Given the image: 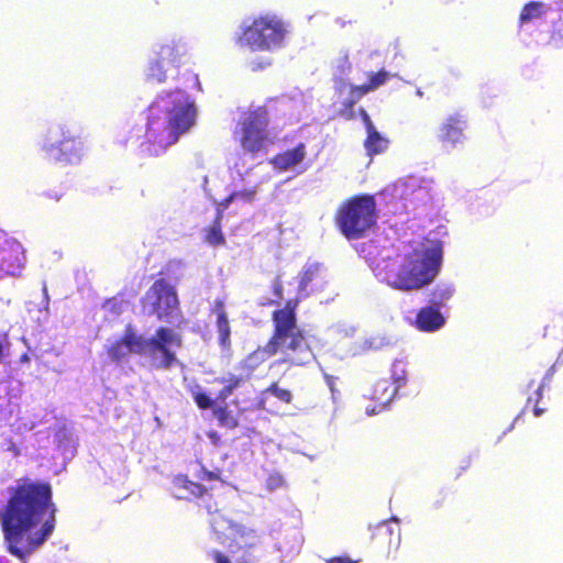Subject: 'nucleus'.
I'll return each instance as SVG.
<instances>
[{"instance_id":"nucleus-28","label":"nucleus","mask_w":563,"mask_h":563,"mask_svg":"<svg viewBox=\"0 0 563 563\" xmlns=\"http://www.w3.org/2000/svg\"><path fill=\"white\" fill-rule=\"evenodd\" d=\"M542 389L543 384H540L534 390L533 395L528 397L523 407V411L532 410L536 417H540L545 411V409L539 407V402L542 399Z\"/></svg>"},{"instance_id":"nucleus-14","label":"nucleus","mask_w":563,"mask_h":563,"mask_svg":"<svg viewBox=\"0 0 563 563\" xmlns=\"http://www.w3.org/2000/svg\"><path fill=\"white\" fill-rule=\"evenodd\" d=\"M467 117L462 112L449 114L439 125L437 139L444 148H455L465 140Z\"/></svg>"},{"instance_id":"nucleus-43","label":"nucleus","mask_w":563,"mask_h":563,"mask_svg":"<svg viewBox=\"0 0 563 563\" xmlns=\"http://www.w3.org/2000/svg\"><path fill=\"white\" fill-rule=\"evenodd\" d=\"M471 466V460L470 457L465 459L463 462H462V465L460 466V470L459 472L456 473V477L461 476V474L465 471H467Z\"/></svg>"},{"instance_id":"nucleus-30","label":"nucleus","mask_w":563,"mask_h":563,"mask_svg":"<svg viewBox=\"0 0 563 563\" xmlns=\"http://www.w3.org/2000/svg\"><path fill=\"white\" fill-rule=\"evenodd\" d=\"M263 394H269L284 404H290L292 401L291 391L289 389L282 388L276 382L272 383L267 388H265Z\"/></svg>"},{"instance_id":"nucleus-2","label":"nucleus","mask_w":563,"mask_h":563,"mask_svg":"<svg viewBox=\"0 0 563 563\" xmlns=\"http://www.w3.org/2000/svg\"><path fill=\"white\" fill-rule=\"evenodd\" d=\"M299 302L300 298L298 297L288 299L284 308L272 312L273 333L271 338L264 346H258L240 363L242 368L249 369L245 377L229 373L225 377L214 378V383L223 385L217 395V400L225 401L250 378L260 364L278 352L284 355L278 363L289 366H302L313 358L306 333L297 324L296 311Z\"/></svg>"},{"instance_id":"nucleus-4","label":"nucleus","mask_w":563,"mask_h":563,"mask_svg":"<svg viewBox=\"0 0 563 563\" xmlns=\"http://www.w3.org/2000/svg\"><path fill=\"white\" fill-rule=\"evenodd\" d=\"M194 101L183 90L162 93L146 109L144 143L155 153L178 142L196 122Z\"/></svg>"},{"instance_id":"nucleus-5","label":"nucleus","mask_w":563,"mask_h":563,"mask_svg":"<svg viewBox=\"0 0 563 563\" xmlns=\"http://www.w3.org/2000/svg\"><path fill=\"white\" fill-rule=\"evenodd\" d=\"M183 346V336L169 327H158L150 339L137 334L132 324H128L123 335L107 347V354L113 362H121L130 354L150 355L156 358L159 354L158 367L168 369L177 363L173 349Z\"/></svg>"},{"instance_id":"nucleus-42","label":"nucleus","mask_w":563,"mask_h":563,"mask_svg":"<svg viewBox=\"0 0 563 563\" xmlns=\"http://www.w3.org/2000/svg\"><path fill=\"white\" fill-rule=\"evenodd\" d=\"M7 450L10 451L13 456H19L21 453L19 446L11 439L8 440Z\"/></svg>"},{"instance_id":"nucleus-7","label":"nucleus","mask_w":563,"mask_h":563,"mask_svg":"<svg viewBox=\"0 0 563 563\" xmlns=\"http://www.w3.org/2000/svg\"><path fill=\"white\" fill-rule=\"evenodd\" d=\"M269 123V111L265 106L249 109L240 114L233 136L244 153L256 156L266 152L274 143Z\"/></svg>"},{"instance_id":"nucleus-10","label":"nucleus","mask_w":563,"mask_h":563,"mask_svg":"<svg viewBox=\"0 0 563 563\" xmlns=\"http://www.w3.org/2000/svg\"><path fill=\"white\" fill-rule=\"evenodd\" d=\"M62 139L55 144H44L42 150L47 159L56 163L75 164L84 156L85 146L79 133L64 126L60 129Z\"/></svg>"},{"instance_id":"nucleus-21","label":"nucleus","mask_w":563,"mask_h":563,"mask_svg":"<svg viewBox=\"0 0 563 563\" xmlns=\"http://www.w3.org/2000/svg\"><path fill=\"white\" fill-rule=\"evenodd\" d=\"M396 394L397 387H394L388 379L384 378L374 384L371 398L379 405H387L396 397Z\"/></svg>"},{"instance_id":"nucleus-26","label":"nucleus","mask_w":563,"mask_h":563,"mask_svg":"<svg viewBox=\"0 0 563 563\" xmlns=\"http://www.w3.org/2000/svg\"><path fill=\"white\" fill-rule=\"evenodd\" d=\"M170 68L156 56L148 65L147 79L155 82H164L166 80L167 69Z\"/></svg>"},{"instance_id":"nucleus-19","label":"nucleus","mask_w":563,"mask_h":563,"mask_svg":"<svg viewBox=\"0 0 563 563\" xmlns=\"http://www.w3.org/2000/svg\"><path fill=\"white\" fill-rule=\"evenodd\" d=\"M212 312L217 317V329L219 333L218 342L223 350L231 347V328L225 312L224 302L221 299H217L213 303Z\"/></svg>"},{"instance_id":"nucleus-24","label":"nucleus","mask_w":563,"mask_h":563,"mask_svg":"<svg viewBox=\"0 0 563 563\" xmlns=\"http://www.w3.org/2000/svg\"><path fill=\"white\" fill-rule=\"evenodd\" d=\"M212 412L213 416L217 418L220 427L230 430H233L239 427L238 417L232 412V410L229 409L227 405L217 406L216 408H213Z\"/></svg>"},{"instance_id":"nucleus-20","label":"nucleus","mask_w":563,"mask_h":563,"mask_svg":"<svg viewBox=\"0 0 563 563\" xmlns=\"http://www.w3.org/2000/svg\"><path fill=\"white\" fill-rule=\"evenodd\" d=\"M223 211L217 209L212 223L205 229L203 242L211 246H220L225 244V236L222 232Z\"/></svg>"},{"instance_id":"nucleus-6","label":"nucleus","mask_w":563,"mask_h":563,"mask_svg":"<svg viewBox=\"0 0 563 563\" xmlns=\"http://www.w3.org/2000/svg\"><path fill=\"white\" fill-rule=\"evenodd\" d=\"M377 203L372 195H354L343 200L335 213L334 224L349 241L366 238L377 225Z\"/></svg>"},{"instance_id":"nucleus-16","label":"nucleus","mask_w":563,"mask_h":563,"mask_svg":"<svg viewBox=\"0 0 563 563\" xmlns=\"http://www.w3.org/2000/svg\"><path fill=\"white\" fill-rule=\"evenodd\" d=\"M187 54L186 44L172 40L159 46L156 56L169 67H179L185 63Z\"/></svg>"},{"instance_id":"nucleus-33","label":"nucleus","mask_w":563,"mask_h":563,"mask_svg":"<svg viewBox=\"0 0 563 563\" xmlns=\"http://www.w3.org/2000/svg\"><path fill=\"white\" fill-rule=\"evenodd\" d=\"M452 296V290L449 288H435L431 292V303L432 307H437L438 309L440 306L448 300Z\"/></svg>"},{"instance_id":"nucleus-11","label":"nucleus","mask_w":563,"mask_h":563,"mask_svg":"<svg viewBox=\"0 0 563 563\" xmlns=\"http://www.w3.org/2000/svg\"><path fill=\"white\" fill-rule=\"evenodd\" d=\"M223 499L219 506L222 504ZM210 526L220 543L228 541L238 543L244 541V548H254L257 543V536L253 529H249L240 523H235L220 514V509L216 514H210Z\"/></svg>"},{"instance_id":"nucleus-22","label":"nucleus","mask_w":563,"mask_h":563,"mask_svg":"<svg viewBox=\"0 0 563 563\" xmlns=\"http://www.w3.org/2000/svg\"><path fill=\"white\" fill-rule=\"evenodd\" d=\"M389 78L390 74L385 69H380L376 73H368V81L363 85H354V90L358 96H365L378 87L385 85Z\"/></svg>"},{"instance_id":"nucleus-29","label":"nucleus","mask_w":563,"mask_h":563,"mask_svg":"<svg viewBox=\"0 0 563 563\" xmlns=\"http://www.w3.org/2000/svg\"><path fill=\"white\" fill-rule=\"evenodd\" d=\"M272 290L274 295V299H271L264 303L263 306H280L282 300L284 299V285L280 275H276L272 282ZM285 305L283 306V308ZM282 309L278 307L276 310Z\"/></svg>"},{"instance_id":"nucleus-44","label":"nucleus","mask_w":563,"mask_h":563,"mask_svg":"<svg viewBox=\"0 0 563 563\" xmlns=\"http://www.w3.org/2000/svg\"><path fill=\"white\" fill-rule=\"evenodd\" d=\"M207 435L213 444L218 445L220 443V435L217 431H209Z\"/></svg>"},{"instance_id":"nucleus-27","label":"nucleus","mask_w":563,"mask_h":563,"mask_svg":"<svg viewBox=\"0 0 563 563\" xmlns=\"http://www.w3.org/2000/svg\"><path fill=\"white\" fill-rule=\"evenodd\" d=\"M543 7L544 4L542 2H529L526 5H523L520 15L519 21L521 24L528 23L534 19L541 18L543 14Z\"/></svg>"},{"instance_id":"nucleus-3","label":"nucleus","mask_w":563,"mask_h":563,"mask_svg":"<svg viewBox=\"0 0 563 563\" xmlns=\"http://www.w3.org/2000/svg\"><path fill=\"white\" fill-rule=\"evenodd\" d=\"M442 246L410 241L378 271L382 280L400 291H417L433 283L442 266Z\"/></svg>"},{"instance_id":"nucleus-45","label":"nucleus","mask_w":563,"mask_h":563,"mask_svg":"<svg viewBox=\"0 0 563 563\" xmlns=\"http://www.w3.org/2000/svg\"><path fill=\"white\" fill-rule=\"evenodd\" d=\"M4 345L3 343L0 341V363L2 362V360L4 358Z\"/></svg>"},{"instance_id":"nucleus-23","label":"nucleus","mask_w":563,"mask_h":563,"mask_svg":"<svg viewBox=\"0 0 563 563\" xmlns=\"http://www.w3.org/2000/svg\"><path fill=\"white\" fill-rule=\"evenodd\" d=\"M364 140V147L368 156H374L384 153L389 144L387 137L383 136L376 128L366 132Z\"/></svg>"},{"instance_id":"nucleus-35","label":"nucleus","mask_w":563,"mask_h":563,"mask_svg":"<svg viewBox=\"0 0 563 563\" xmlns=\"http://www.w3.org/2000/svg\"><path fill=\"white\" fill-rule=\"evenodd\" d=\"M284 477L279 473H273L268 475L266 479V487L269 490L277 489L284 485Z\"/></svg>"},{"instance_id":"nucleus-39","label":"nucleus","mask_w":563,"mask_h":563,"mask_svg":"<svg viewBox=\"0 0 563 563\" xmlns=\"http://www.w3.org/2000/svg\"><path fill=\"white\" fill-rule=\"evenodd\" d=\"M106 307L114 313L122 311V302L118 300V297L110 298L106 301Z\"/></svg>"},{"instance_id":"nucleus-13","label":"nucleus","mask_w":563,"mask_h":563,"mask_svg":"<svg viewBox=\"0 0 563 563\" xmlns=\"http://www.w3.org/2000/svg\"><path fill=\"white\" fill-rule=\"evenodd\" d=\"M25 251L22 244L5 235H0V276L16 275L25 265Z\"/></svg>"},{"instance_id":"nucleus-37","label":"nucleus","mask_w":563,"mask_h":563,"mask_svg":"<svg viewBox=\"0 0 563 563\" xmlns=\"http://www.w3.org/2000/svg\"><path fill=\"white\" fill-rule=\"evenodd\" d=\"M313 277H314L313 271L308 269V271L303 272V274L299 280V286H298L299 291L306 290L307 286L313 280Z\"/></svg>"},{"instance_id":"nucleus-46","label":"nucleus","mask_w":563,"mask_h":563,"mask_svg":"<svg viewBox=\"0 0 563 563\" xmlns=\"http://www.w3.org/2000/svg\"><path fill=\"white\" fill-rule=\"evenodd\" d=\"M20 360L22 362H29L30 358H29L27 354H23V355H21Z\"/></svg>"},{"instance_id":"nucleus-12","label":"nucleus","mask_w":563,"mask_h":563,"mask_svg":"<svg viewBox=\"0 0 563 563\" xmlns=\"http://www.w3.org/2000/svg\"><path fill=\"white\" fill-rule=\"evenodd\" d=\"M219 488L217 487H205L200 483L190 481L187 475H177L174 481V487L183 489L187 493L186 498H197L200 500V506L208 514H216L219 510V504L221 501L222 494L220 489L223 488V482Z\"/></svg>"},{"instance_id":"nucleus-38","label":"nucleus","mask_w":563,"mask_h":563,"mask_svg":"<svg viewBox=\"0 0 563 563\" xmlns=\"http://www.w3.org/2000/svg\"><path fill=\"white\" fill-rule=\"evenodd\" d=\"M358 115L361 117L363 123H364V126H365V130L366 132L368 131H372L373 129H375L372 120H371V117L368 115V113L366 112V110L364 108H360L358 111H357Z\"/></svg>"},{"instance_id":"nucleus-1","label":"nucleus","mask_w":563,"mask_h":563,"mask_svg":"<svg viewBox=\"0 0 563 563\" xmlns=\"http://www.w3.org/2000/svg\"><path fill=\"white\" fill-rule=\"evenodd\" d=\"M56 512L48 482L19 478L0 514L10 553L24 559L43 544L55 529Z\"/></svg>"},{"instance_id":"nucleus-36","label":"nucleus","mask_w":563,"mask_h":563,"mask_svg":"<svg viewBox=\"0 0 563 563\" xmlns=\"http://www.w3.org/2000/svg\"><path fill=\"white\" fill-rule=\"evenodd\" d=\"M196 476L201 482L220 481V472L209 471L206 467H201Z\"/></svg>"},{"instance_id":"nucleus-41","label":"nucleus","mask_w":563,"mask_h":563,"mask_svg":"<svg viewBox=\"0 0 563 563\" xmlns=\"http://www.w3.org/2000/svg\"><path fill=\"white\" fill-rule=\"evenodd\" d=\"M327 563H356V561L347 558V556H334L327 560Z\"/></svg>"},{"instance_id":"nucleus-32","label":"nucleus","mask_w":563,"mask_h":563,"mask_svg":"<svg viewBox=\"0 0 563 563\" xmlns=\"http://www.w3.org/2000/svg\"><path fill=\"white\" fill-rule=\"evenodd\" d=\"M192 399L200 410L216 408V400L212 399L206 391L200 389L192 391Z\"/></svg>"},{"instance_id":"nucleus-17","label":"nucleus","mask_w":563,"mask_h":563,"mask_svg":"<svg viewBox=\"0 0 563 563\" xmlns=\"http://www.w3.org/2000/svg\"><path fill=\"white\" fill-rule=\"evenodd\" d=\"M445 319L437 307L428 306L419 309L415 325L423 332H434L443 327Z\"/></svg>"},{"instance_id":"nucleus-34","label":"nucleus","mask_w":563,"mask_h":563,"mask_svg":"<svg viewBox=\"0 0 563 563\" xmlns=\"http://www.w3.org/2000/svg\"><path fill=\"white\" fill-rule=\"evenodd\" d=\"M452 296V290L449 288H435L431 292V303L432 307H437L438 309L440 306L448 300Z\"/></svg>"},{"instance_id":"nucleus-47","label":"nucleus","mask_w":563,"mask_h":563,"mask_svg":"<svg viewBox=\"0 0 563 563\" xmlns=\"http://www.w3.org/2000/svg\"><path fill=\"white\" fill-rule=\"evenodd\" d=\"M263 67H264V65L258 66V68H263ZM256 69H257V67H253V70H256Z\"/></svg>"},{"instance_id":"nucleus-18","label":"nucleus","mask_w":563,"mask_h":563,"mask_svg":"<svg viewBox=\"0 0 563 563\" xmlns=\"http://www.w3.org/2000/svg\"><path fill=\"white\" fill-rule=\"evenodd\" d=\"M306 154L305 143H298L294 148L276 154L272 158V164L275 168L286 172L300 164L305 159Z\"/></svg>"},{"instance_id":"nucleus-25","label":"nucleus","mask_w":563,"mask_h":563,"mask_svg":"<svg viewBox=\"0 0 563 563\" xmlns=\"http://www.w3.org/2000/svg\"><path fill=\"white\" fill-rule=\"evenodd\" d=\"M363 96H358L354 90V85L350 87V97L342 102L341 108L338 111V115L346 121H351L355 118L354 106Z\"/></svg>"},{"instance_id":"nucleus-40","label":"nucleus","mask_w":563,"mask_h":563,"mask_svg":"<svg viewBox=\"0 0 563 563\" xmlns=\"http://www.w3.org/2000/svg\"><path fill=\"white\" fill-rule=\"evenodd\" d=\"M239 196H243V192H232L230 196H228L220 202V209L223 211Z\"/></svg>"},{"instance_id":"nucleus-8","label":"nucleus","mask_w":563,"mask_h":563,"mask_svg":"<svg viewBox=\"0 0 563 563\" xmlns=\"http://www.w3.org/2000/svg\"><path fill=\"white\" fill-rule=\"evenodd\" d=\"M141 307L145 314L157 321L175 323L177 327L186 323L176 285L165 277H158L152 283L141 298Z\"/></svg>"},{"instance_id":"nucleus-15","label":"nucleus","mask_w":563,"mask_h":563,"mask_svg":"<svg viewBox=\"0 0 563 563\" xmlns=\"http://www.w3.org/2000/svg\"><path fill=\"white\" fill-rule=\"evenodd\" d=\"M371 542L375 550L389 555L400 544V530L387 522H380L371 532Z\"/></svg>"},{"instance_id":"nucleus-31","label":"nucleus","mask_w":563,"mask_h":563,"mask_svg":"<svg viewBox=\"0 0 563 563\" xmlns=\"http://www.w3.org/2000/svg\"><path fill=\"white\" fill-rule=\"evenodd\" d=\"M391 385L397 387V390L406 384L407 372L402 363L395 362L391 367Z\"/></svg>"},{"instance_id":"nucleus-9","label":"nucleus","mask_w":563,"mask_h":563,"mask_svg":"<svg viewBox=\"0 0 563 563\" xmlns=\"http://www.w3.org/2000/svg\"><path fill=\"white\" fill-rule=\"evenodd\" d=\"M286 33L285 23L279 18L264 14L242 26L236 44L253 52L272 51L283 44Z\"/></svg>"}]
</instances>
